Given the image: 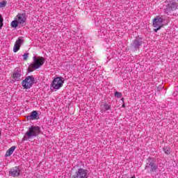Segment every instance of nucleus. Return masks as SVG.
Here are the masks:
<instances>
[{
    "label": "nucleus",
    "mask_w": 178,
    "mask_h": 178,
    "mask_svg": "<svg viewBox=\"0 0 178 178\" xmlns=\"http://www.w3.org/2000/svg\"><path fill=\"white\" fill-rule=\"evenodd\" d=\"M41 131V128L38 126H31L29 128L26 132V136L28 138H33V137H37Z\"/></svg>",
    "instance_id": "1"
},
{
    "label": "nucleus",
    "mask_w": 178,
    "mask_h": 178,
    "mask_svg": "<svg viewBox=\"0 0 178 178\" xmlns=\"http://www.w3.org/2000/svg\"><path fill=\"white\" fill-rule=\"evenodd\" d=\"M145 169V170L149 169V173H154V172H156V170H158V165L155 163V160L148 158Z\"/></svg>",
    "instance_id": "2"
},
{
    "label": "nucleus",
    "mask_w": 178,
    "mask_h": 178,
    "mask_svg": "<svg viewBox=\"0 0 178 178\" xmlns=\"http://www.w3.org/2000/svg\"><path fill=\"white\" fill-rule=\"evenodd\" d=\"M153 27L155 29L154 31L155 33H157L158 31L161 30L163 27V18L161 17L157 16L153 19Z\"/></svg>",
    "instance_id": "3"
},
{
    "label": "nucleus",
    "mask_w": 178,
    "mask_h": 178,
    "mask_svg": "<svg viewBox=\"0 0 178 178\" xmlns=\"http://www.w3.org/2000/svg\"><path fill=\"white\" fill-rule=\"evenodd\" d=\"M63 83H65V81L61 77L55 78L51 84V90H59L62 88L63 87Z\"/></svg>",
    "instance_id": "4"
},
{
    "label": "nucleus",
    "mask_w": 178,
    "mask_h": 178,
    "mask_svg": "<svg viewBox=\"0 0 178 178\" xmlns=\"http://www.w3.org/2000/svg\"><path fill=\"white\" fill-rule=\"evenodd\" d=\"M35 79L33 75L27 76L22 82V85L26 90L31 88L33 86V83H34Z\"/></svg>",
    "instance_id": "5"
},
{
    "label": "nucleus",
    "mask_w": 178,
    "mask_h": 178,
    "mask_svg": "<svg viewBox=\"0 0 178 178\" xmlns=\"http://www.w3.org/2000/svg\"><path fill=\"white\" fill-rule=\"evenodd\" d=\"M167 3L165 8H164V11L165 13H170V12H173V10H176L178 8V3L175 1H165Z\"/></svg>",
    "instance_id": "6"
},
{
    "label": "nucleus",
    "mask_w": 178,
    "mask_h": 178,
    "mask_svg": "<svg viewBox=\"0 0 178 178\" xmlns=\"http://www.w3.org/2000/svg\"><path fill=\"white\" fill-rule=\"evenodd\" d=\"M71 178H88V171L84 168H79Z\"/></svg>",
    "instance_id": "7"
},
{
    "label": "nucleus",
    "mask_w": 178,
    "mask_h": 178,
    "mask_svg": "<svg viewBox=\"0 0 178 178\" xmlns=\"http://www.w3.org/2000/svg\"><path fill=\"white\" fill-rule=\"evenodd\" d=\"M33 67H34L35 70H37V69H40L42 65H44L45 62V59H44V57H40V58H35L33 57Z\"/></svg>",
    "instance_id": "8"
},
{
    "label": "nucleus",
    "mask_w": 178,
    "mask_h": 178,
    "mask_svg": "<svg viewBox=\"0 0 178 178\" xmlns=\"http://www.w3.org/2000/svg\"><path fill=\"white\" fill-rule=\"evenodd\" d=\"M9 173L13 177H17L20 175V168L19 166H15L10 169Z\"/></svg>",
    "instance_id": "9"
},
{
    "label": "nucleus",
    "mask_w": 178,
    "mask_h": 178,
    "mask_svg": "<svg viewBox=\"0 0 178 178\" xmlns=\"http://www.w3.org/2000/svg\"><path fill=\"white\" fill-rule=\"evenodd\" d=\"M24 42V40L19 38L18 40H16L14 47H13V52L16 53L19 49H20V47L22 46V44Z\"/></svg>",
    "instance_id": "10"
},
{
    "label": "nucleus",
    "mask_w": 178,
    "mask_h": 178,
    "mask_svg": "<svg viewBox=\"0 0 178 178\" xmlns=\"http://www.w3.org/2000/svg\"><path fill=\"white\" fill-rule=\"evenodd\" d=\"M26 20H27V18L26 17V14H17V21L18 22L19 24H24Z\"/></svg>",
    "instance_id": "11"
},
{
    "label": "nucleus",
    "mask_w": 178,
    "mask_h": 178,
    "mask_svg": "<svg viewBox=\"0 0 178 178\" xmlns=\"http://www.w3.org/2000/svg\"><path fill=\"white\" fill-rule=\"evenodd\" d=\"M11 77L15 81H19L20 80V77H22V71L19 70H17V71H15L11 75Z\"/></svg>",
    "instance_id": "12"
},
{
    "label": "nucleus",
    "mask_w": 178,
    "mask_h": 178,
    "mask_svg": "<svg viewBox=\"0 0 178 178\" xmlns=\"http://www.w3.org/2000/svg\"><path fill=\"white\" fill-rule=\"evenodd\" d=\"M27 120H37L38 119V113L35 111H33L31 113L30 115L26 117Z\"/></svg>",
    "instance_id": "13"
},
{
    "label": "nucleus",
    "mask_w": 178,
    "mask_h": 178,
    "mask_svg": "<svg viewBox=\"0 0 178 178\" xmlns=\"http://www.w3.org/2000/svg\"><path fill=\"white\" fill-rule=\"evenodd\" d=\"M16 149V146H12L6 153V156H10Z\"/></svg>",
    "instance_id": "14"
},
{
    "label": "nucleus",
    "mask_w": 178,
    "mask_h": 178,
    "mask_svg": "<svg viewBox=\"0 0 178 178\" xmlns=\"http://www.w3.org/2000/svg\"><path fill=\"white\" fill-rule=\"evenodd\" d=\"M141 44H143V41L136 40L134 42L133 47H134L135 48H138V47H140V45H141Z\"/></svg>",
    "instance_id": "15"
},
{
    "label": "nucleus",
    "mask_w": 178,
    "mask_h": 178,
    "mask_svg": "<svg viewBox=\"0 0 178 178\" xmlns=\"http://www.w3.org/2000/svg\"><path fill=\"white\" fill-rule=\"evenodd\" d=\"M11 26H12V27H14L15 29L16 27H17V26H19V22L17 21V19L11 22Z\"/></svg>",
    "instance_id": "16"
},
{
    "label": "nucleus",
    "mask_w": 178,
    "mask_h": 178,
    "mask_svg": "<svg viewBox=\"0 0 178 178\" xmlns=\"http://www.w3.org/2000/svg\"><path fill=\"white\" fill-rule=\"evenodd\" d=\"M102 109V111H109V109H111V106L108 104H104Z\"/></svg>",
    "instance_id": "17"
},
{
    "label": "nucleus",
    "mask_w": 178,
    "mask_h": 178,
    "mask_svg": "<svg viewBox=\"0 0 178 178\" xmlns=\"http://www.w3.org/2000/svg\"><path fill=\"white\" fill-rule=\"evenodd\" d=\"M34 70H35V69H34V67H33V63H32L28 67V72H29V73H31V72H34Z\"/></svg>",
    "instance_id": "18"
},
{
    "label": "nucleus",
    "mask_w": 178,
    "mask_h": 178,
    "mask_svg": "<svg viewBox=\"0 0 178 178\" xmlns=\"http://www.w3.org/2000/svg\"><path fill=\"white\" fill-rule=\"evenodd\" d=\"M164 152L167 155H169L170 154V147H165L164 148Z\"/></svg>",
    "instance_id": "19"
},
{
    "label": "nucleus",
    "mask_w": 178,
    "mask_h": 178,
    "mask_svg": "<svg viewBox=\"0 0 178 178\" xmlns=\"http://www.w3.org/2000/svg\"><path fill=\"white\" fill-rule=\"evenodd\" d=\"M3 26V18L2 17V15H0V29H2Z\"/></svg>",
    "instance_id": "20"
},
{
    "label": "nucleus",
    "mask_w": 178,
    "mask_h": 178,
    "mask_svg": "<svg viewBox=\"0 0 178 178\" xmlns=\"http://www.w3.org/2000/svg\"><path fill=\"white\" fill-rule=\"evenodd\" d=\"M6 6V1H2L0 3V8H5Z\"/></svg>",
    "instance_id": "21"
},
{
    "label": "nucleus",
    "mask_w": 178,
    "mask_h": 178,
    "mask_svg": "<svg viewBox=\"0 0 178 178\" xmlns=\"http://www.w3.org/2000/svg\"><path fill=\"white\" fill-rule=\"evenodd\" d=\"M115 97H117L118 98H119V97H122V93L120 92H118V91H116L115 92Z\"/></svg>",
    "instance_id": "22"
},
{
    "label": "nucleus",
    "mask_w": 178,
    "mask_h": 178,
    "mask_svg": "<svg viewBox=\"0 0 178 178\" xmlns=\"http://www.w3.org/2000/svg\"><path fill=\"white\" fill-rule=\"evenodd\" d=\"M29 58V53H26L24 54V60H27V59Z\"/></svg>",
    "instance_id": "23"
},
{
    "label": "nucleus",
    "mask_w": 178,
    "mask_h": 178,
    "mask_svg": "<svg viewBox=\"0 0 178 178\" xmlns=\"http://www.w3.org/2000/svg\"><path fill=\"white\" fill-rule=\"evenodd\" d=\"M121 101H122V102H124V98L122 97V98L121 99Z\"/></svg>",
    "instance_id": "24"
},
{
    "label": "nucleus",
    "mask_w": 178,
    "mask_h": 178,
    "mask_svg": "<svg viewBox=\"0 0 178 178\" xmlns=\"http://www.w3.org/2000/svg\"><path fill=\"white\" fill-rule=\"evenodd\" d=\"M124 106H124V104H122V108H124Z\"/></svg>",
    "instance_id": "25"
},
{
    "label": "nucleus",
    "mask_w": 178,
    "mask_h": 178,
    "mask_svg": "<svg viewBox=\"0 0 178 178\" xmlns=\"http://www.w3.org/2000/svg\"><path fill=\"white\" fill-rule=\"evenodd\" d=\"M131 178H136V176H134H134H133V177H131Z\"/></svg>",
    "instance_id": "26"
},
{
    "label": "nucleus",
    "mask_w": 178,
    "mask_h": 178,
    "mask_svg": "<svg viewBox=\"0 0 178 178\" xmlns=\"http://www.w3.org/2000/svg\"><path fill=\"white\" fill-rule=\"evenodd\" d=\"M10 83H13V81H10Z\"/></svg>",
    "instance_id": "27"
},
{
    "label": "nucleus",
    "mask_w": 178,
    "mask_h": 178,
    "mask_svg": "<svg viewBox=\"0 0 178 178\" xmlns=\"http://www.w3.org/2000/svg\"><path fill=\"white\" fill-rule=\"evenodd\" d=\"M0 137H1V130H0Z\"/></svg>",
    "instance_id": "28"
}]
</instances>
